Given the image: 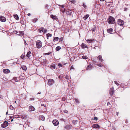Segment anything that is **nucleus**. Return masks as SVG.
<instances>
[{
  "mask_svg": "<svg viewBox=\"0 0 130 130\" xmlns=\"http://www.w3.org/2000/svg\"><path fill=\"white\" fill-rule=\"evenodd\" d=\"M64 112L66 113H68V111L67 110H66L65 111H64Z\"/></svg>",
  "mask_w": 130,
  "mask_h": 130,
  "instance_id": "obj_56",
  "label": "nucleus"
},
{
  "mask_svg": "<svg viewBox=\"0 0 130 130\" xmlns=\"http://www.w3.org/2000/svg\"><path fill=\"white\" fill-rule=\"evenodd\" d=\"M60 7H61L62 8H63L64 7V5H60Z\"/></svg>",
  "mask_w": 130,
  "mask_h": 130,
  "instance_id": "obj_48",
  "label": "nucleus"
},
{
  "mask_svg": "<svg viewBox=\"0 0 130 130\" xmlns=\"http://www.w3.org/2000/svg\"><path fill=\"white\" fill-rule=\"evenodd\" d=\"M14 18L17 20H18L19 19V17L18 15L17 14H14L13 15Z\"/></svg>",
  "mask_w": 130,
  "mask_h": 130,
  "instance_id": "obj_20",
  "label": "nucleus"
},
{
  "mask_svg": "<svg viewBox=\"0 0 130 130\" xmlns=\"http://www.w3.org/2000/svg\"><path fill=\"white\" fill-rule=\"evenodd\" d=\"M109 104H110V103L109 102H108L107 103V105H108Z\"/></svg>",
  "mask_w": 130,
  "mask_h": 130,
  "instance_id": "obj_59",
  "label": "nucleus"
},
{
  "mask_svg": "<svg viewBox=\"0 0 130 130\" xmlns=\"http://www.w3.org/2000/svg\"><path fill=\"white\" fill-rule=\"evenodd\" d=\"M46 59H43L41 61V62L44 64L46 63Z\"/></svg>",
  "mask_w": 130,
  "mask_h": 130,
  "instance_id": "obj_29",
  "label": "nucleus"
},
{
  "mask_svg": "<svg viewBox=\"0 0 130 130\" xmlns=\"http://www.w3.org/2000/svg\"><path fill=\"white\" fill-rule=\"evenodd\" d=\"M50 54V53H48L46 54L47 55H49Z\"/></svg>",
  "mask_w": 130,
  "mask_h": 130,
  "instance_id": "obj_54",
  "label": "nucleus"
},
{
  "mask_svg": "<svg viewBox=\"0 0 130 130\" xmlns=\"http://www.w3.org/2000/svg\"><path fill=\"white\" fill-rule=\"evenodd\" d=\"M65 99H65V98H63L62 99V101H65Z\"/></svg>",
  "mask_w": 130,
  "mask_h": 130,
  "instance_id": "obj_51",
  "label": "nucleus"
},
{
  "mask_svg": "<svg viewBox=\"0 0 130 130\" xmlns=\"http://www.w3.org/2000/svg\"><path fill=\"white\" fill-rule=\"evenodd\" d=\"M24 44H25V45H26L27 44V43H26V41L24 39Z\"/></svg>",
  "mask_w": 130,
  "mask_h": 130,
  "instance_id": "obj_49",
  "label": "nucleus"
},
{
  "mask_svg": "<svg viewBox=\"0 0 130 130\" xmlns=\"http://www.w3.org/2000/svg\"><path fill=\"white\" fill-rule=\"evenodd\" d=\"M39 118L40 119L43 121H44L45 120L44 117L43 115L40 116L39 117Z\"/></svg>",
  "mask_w": 130,
  "mask_h": 130,
  "instance_id": "obj_19",
  "label": "nucleus"
},
{
  "mask_svg": "<svg viewBox=\"0 0 130 130\" xmlns=\"http://www.w3.org/2000/svg\"><path fill=\"white\" fill-rule=\"evenodd\" d=\"M8 111H7V112H6V115H7V114H8Z\"/></svg>",
  "mask_w": 130,
  "mask_h": 130,
  "instance_id": "obj_62",
  "label": "nucleus"
},
{
  "mask_svg": "<svg viewBox=\"0 0 130 130\" xmlns=\"http://www.w3.org/2000/svg\"><path fill=\"white\" fill-rule=\"evenodd\" d=\"M67 79V80H69V78H70V77L69 76H68V75H67L66 76V77H65Z\"/></svg>",
  "mask_w": 130,
  "mask_h": 130,
  "instance_id": "obj_37",
  "label": "nucleus"
},
{
  "mask_svg": "<svg viewBox=\"0 0 130 130\" xmlns=\"http://www.w3.org/2000/svg\"><path fill=\"white\" fill-rule=\"evenodd\" d=\"M93 128H98L100 127V126L98 124H94L93 125Z\"/></svg>",
  "mask_w": 130,
  "mask_h": 130,
  "instance_id": "obj_23",
  "label": "nucleus"
},
{
  "mask_svg": "<svg viewBox=\"0 0 130 130\" xmlns=\"http://www.w3.org/2000/svg\"><path fill=\"white\" fill-rule=\"evenodd\" d=\"M20 35L22 36H23L24 35V33L22 31L20 32Z\"/></svg>",
  "mask_w": 130,
  "mask_h": 130,
  "instance_id": "obj_41",
  "label": "nucleus"
},
{
  "mask_svg": "<svg viewBox=\"0 0 130 130\" xmlns=\"http://www.w3.org/2000/svg\"><path fill=\"white\" fill-rule=\"evenodd\" d=\"M82 57L83 59L86 60L88 59V57L86 56H82Z\"/></svg>",
  "mask_w": 130,
  "mask_h": 130,
  "instance_id": "obj_31",
  "label": "nucleus"
},
{
  "mask_svg": "<svg viewBox=\"0 0 130 130\" xmlns=\"http://www.w3.org/2000/svg\"><path fill=\"white\" fill-rule=\"evenodd\" d=\"M97 58L99 60V61L100 62H102L104 61V60L102 59V56L101 55H99L98 57Z\"/></svg>",
  "mask_w": 130,
  "mask_h": 130,
  "instance_id": "obj_11",
  "label": "nucleus"
},
{
  "mask_svg": "<svg viewBox=\"0 0 130 130\" xmlns=\"http://www.w3.org/2000/svg\"><path fill=\"white\" fill-rule=\"evenodd\" d=\"M8 125V122L6 121H5L1 125V126L2 127L5 128Z\"/></svg>",
  "mask_w": 130,
  "mask_h": 130,
  "instance_id": "obj_4",
  "label": "nucleus"
},
{
  "mask_svg": "<svg viewBox=\"0 0 130 130\" xmlns=\"http://www.w3.org/2000/svg\"><path fill=\"white\" fill-rule=\"evenodd\" d=\"M113 87H112L110 88L109 90V94L111 95L112 96L113 95L114 92Z\"/></svg>",
  "mask_w": 130,
  "mask_h": 130,
  "instance_id": "obj_7",
  "label": "nucleus"
},
{
  "mask_svg": "<svg viewBox=\"0 0 130 130\" xmlns=\"http://www.w3.org/2000/svg\"><path fill=\"white\" fill-rule=\"evenodd\" d=\"M98 119V118L96 117H94V120H97Z\"/></svg>",
  "mask_w": 130,
  "mask_h": 130,
  "instance_id": "obj_45",
  "label": "nucleus"
},
{
  "mask_svg": "<svg viewBox=\"0 0 130 130\" xmlns=\"http://www.w3.org/2000/svg\"><path fill=\"white\" fill-rule=\"evenodd\" d=\"M115 19L114 18L111 16H110L108 20V22L109 24H112L114 23Z\"/></svg>",
  "mask_w": 130,
  "mask_h": 130,
  "instance_id": "obj_1",
  "label": "nucleus"
},
{
  "mask_svg": "<svg viewBox=\"0 0 130 130\" xmlns=\"http://www.w3.org/2000/svg\"><path fill=\"white\" fill-rule=\"evenodd\" d=\"M74 100H75V102L77 103H79V100L76 98H75V99H74Z\"/></svg>",
  "mask_w": 130,
  "mask_h": 130,
  "instance_id": "obj_28",
  "label": "nucleus"
},
{
  "mask_svg": "<svg viewBox=\"0 0 130 130\" xmlns=\"http://www.w3.org/2000/svg\"><path fill=\"white\" fill-rule=\"evenodd\" d=\"M118 113H119V112H117V116H118Z\"/></svg>",
  "mask_w": 130,
  "mask_h": 130,
  "instance_id": "obj_60",
  "label": "nucleus"
},
{
  "mask_svg": "<svg viewBox=\"0 0 130 130\" xmlns=\"http://www.w3.org/2000/svg\"><path fill=\"white\" fill-rule=\"evenodd\" d=\"M94 41L93 39H89L87 40L86 41L88 43H91L92 42Z\"/></svg>",
  "mask_w": 130,
  "mask_h": 130,
  "instance_id": "obj_13",
  "label": "nucleus"
},
{
  "mask_svg": "<svg viewBox=\"0 0 130 130\" xmlns=\"http://www.w3.org/2000/svg\"><path fill=\"white\" fill-rule=\"evenodd\" d=\"M77 121L73 120L72 121V123L74 124V125H75L77 124Z\"/></svg>",
  "mask_w": 130,
  "mask_h": 130,
  "instance_id": "obj_32",
  "label": "nucleus"
},
{
  "mask_svg": "<svg viewBox=\"0 0 130 130\" xmlns=\"http://www.w3.org/2000/svg\"><path fill=\"white\" fill-rule=\"evenodd\" d=\"M58 39H59V38L58 37H55L54 38L53 41L54 42H55V41H58Z\"/></svg>",
  "mask_w": 130,
  "mask_h": 130,
  "instance_id": "obj_30",
  "label": "nucleus"
},
{
  "mask_svg": "<svg viewBox=\"0 0 130 130\" xmlns=\"http://www.w3.org/2000/svg\"><path fill=\"white\" fill-rule=\"evenodd\" d=\"M66 13L67 14L71 15L72 13V11L71 10H67L66 11Z\"/></svg>",
  "mask_w": 130,
  "mask_h": 130,
  "instance_id": "obj_14",
  "label": "nucleus"
},
{
  "mask_svg": "<svg viewBox=\"0 0 130 130\" xmlns=\"http://www.w3.org/2000/svg\"><path fill=\"white\" fill-rule=\"evenodd\" d=\"M129 16L130 17V14H129Z\"/></svg>",
  "mask_w": 130,
  "mask_h": 130,
  "instance_id": "obj_64",
  "label": "nucleus"
},
{
  "mask_svg": "<svg viewBox=\"0 0 130 130\" xmlns=\"http://www.w3.org/2000/svg\"><path fill=\"white\" fill-rule=\"evenodd\" d=\"M83 6L85 8L86 6V5H85V4L84 3H83Z\"/></svg>",
  "mask_w": 130,
  "mask_h": 130,
  "instance_id": "obj_44",
  "label": "nucleus"
},
{
  "mask_svg": "<svg viewBox=\"0 0 130 130\" xmlns=\"http://www.w3.org/2000/svg\"><path fill=\"white\" fill-rule=\"evenodd\" d=\"M41 106H44V107H45V106H44V104H41Z\"/></svg>",
  "mask_w": 130,
  "mask_h": 130,
  "instance_id": "obj_55",
  "label": "nucleus"
},
{
  "mask_svg": "<svg viewBox=\"0 0 130 130\" xmlns=\"http://www.w3.org/2000/svg\"><path fill=\"white\" fill-rule=\"evenodd\" d=\"M52 36V35L50 34L49 33H48L46 35V36L47 37V38H48V37H51Z\"/></svg>",
  "mask_w": 130,
  "mask_h": 130,
  "instance_id": "obj_33",
  "label": "nucleus"
},
{
  "mask_svg": "<svg viewBox=\"0 0 130 130\" xmlns=\"http://www.w3.org/2000/svg\"><path fill=\"white\" fill-rule=\"evenodd\" d=\"M54 83V80L52 79H50L48 80V85H52Z\"/></svg>",
  "mask_w": 130,
  "mask_h": 130,
  "instance_id": "obj_5",
  "label": "nucleus"
},
{
  "mask_svg": "<svg viewBox=\"0 0 130 130\" xmlns=\"http://www.w3.org/2000/svg\"><path fill=\"white\" fill-rule=\"evenodd\" d=\"M9 108L13 110V107L11 105L10 106Z\"/></svg>",
  "mask_w": 130,
  "mask_h": 130,
  "instance_id": "obj_39",
  "label": "nucleus"
},
{
  "mask_svg": "<svg viewBox=\"0 0 130 130\" xmlns=\"http://www.w3.org/2000/svg\"><path fill=\"white\" fill-rule=\"evenodd\" d=\"M92 31H93L94 32L95 31V30L94 29V28H93L92 29Z\"/></svg>",
  "mask_w": 130,
  "mask_h": 130,
  "instance_id": "obj_53",
  "label": "nucleus"
},
{
  "mask_svg": "<svg viewBox=\"0 0 130 130\" xmlns=\"http://www.w3.org/2000/svg\"><path fill=\"white\" fill-rule=\"evenodd\" d=\"M36 45L38 48H40L42 47V43L41 41L38 40L36 42Z\"/></svg>",
  "mask_w": 130,
  "mask_h": 130,
  "instance_id": "obj_2",
  "label": "nucleus"
},
{
  "mask_svg": "<svg viewBox=\"0 0 130 130\" xmlns=\"http://www.w3.org/2000/svg\"><path fill=\"white\" fill-rule=\"evenodd\" d=\"M89 14H87L84 16L83 18V19L84 20H86L89 17Z\"/></svg>",
  "mask_w": 130,
  "mask_h": 130,
  "instance_id": "obj_24",
  "label": "nucleus"
},
{
  "mask_svg": "<svg viewBox=\"0 0 130 130\" xmlns=\"http://www.w3.org/2000/svg\"><path fill=\"white\" fill-rule=\"evenodd\" d=\"M44 29V28L42 27H41L39 29V31L40 33L43 32Z\"/></svg>",
  "mask_w": 130,
  "mask_h": 130,
  "instance_id": "obj_21",
  "label": "nucleus"
},
{
  "mask_svg": "<svg viewBox=\"0 0 130 130\" xmlns=\"http://www.w3.org/2000/svg\"><path fill=\"white\" fill-rule=\"evenodd\" d=\"M58 66L59 67H62V65L60 63H59L58 64Z\"/></svg>",
  "mask_w": 130,
  "mask_h": 130,
  "instance_id": "obj_42",
  "label": "nucleus"
},
{
  "mask_svg": "<svg viewBox=\"0 0 130 130\" xmlns=\"http://www.w3.org/2000/svg\"><path fill=\"white\" fill-rule=\"evenodd\" d=\"M61 11L63 13L65 12V9H61Z\"/></svg>",
  "mask_w": 130,
  "mask_h": 130,
  "instance_id": "obj_47",
  "label": "nucleus"
},
{
  "mask_svg": "<svg viewBox=\"0 0 130 130\" xmlns=\"http://www.w3.org/2000/svg\"><path fill=\"white\" fill-rule=\"evenodd\" d=\"M25 57V55L24 54H22L21 56V58L22 59H23Z\"/></svg>",
  "mask_w": 130,
  "mask_h": 130,
  "instance_id": "obj_36",
  "label": "nucleus"
},
{
  "mask_svg": "<svg viewBox=\"0 0 130 130\" xmlns=\"http://www.w3.org/2000/svg\"><path fill=\"white\" fill-rule=\"evenodd\" d=\"M92 66L91 64H89L88 66L86 68V70H90L92 68Z\"/></svg>",
  "mask_w": 130,
  "mask_h": 130,
  "instance_id": "obj_17",
  "label": "nucleus"
},
{
  "mask_svg": "<svg viewBox=\"0 0 130 130\" xmlns=\"http://www.w3.org/2000/svg\"><path fill=\"white\" fill-rule=\"evenodd\" d=\"M113 29L111 28H110L107 29V31L108 33L111 34L113 31Z\"/></svg>",
  "mask_w": 130,
  "mask_h": 130,
  "instance_id": "obj_15",
  "label": "nucleus"
},
{
  "mask_svg": "<svg viewBox=\"0 0 130 130\" xmlns=\"http://www.w3.org/2000/svg\"><path fill=\"white\" fill-rule=\"evenodd\" d=\"M97 66L100 67H102L103 66V65L101 63L97 64Z\"/></svg>",
  "mask_w": 130,
  "mask_h": 130,
  "instance_id": "obj_34",
  "label": "nucleus"
},
{
  "mask_svg": "<svg viewBox=\"0 0 130 130\" xmlns=\"http://www.w3.org/2000/svg\"><path fill=\"white\" fill-rule=\"evenodd\" d=\"M61 47L59 46H58L56 48V50L57 51H59L61 49Z\"/></svg>",
  "mask_w": 130,
  "mask_h": 130,
  "instance_id": "obj_27",
  "label": "nucleus"
},
{
  "mask_svg": "<svg viewBox=\"0 0 130 130\" xmlns=\"http://www.w3.org/2000/svg\"><path fill=\"white\" fill-rule=\"evenodd\" d=\"M115 83L118 86L119 85V84L116 81H115Z\"/></svg>",
  "mask_w": 130,
  "mask_h": 130,
  "instance_id": "obj_38",
  "label": "nucleus"
},
{
  "mask_svg": "<svg viewBox=\"0 0 130 130\" xmlns=\"http://www.w3.org/2000/svg\"><path fill=\"white\" fill-rule=\"evenodd\" d=\"M51 18H52L53 19L56 20L57 19V18L56 16L55 15H51Z\"/></svg>",
  "mask_w": 130,
  "mask_h": 130,
  "instance_id": "obj_22",
  "label": "nucleus"
},
{
  "mask_svg": "<svg viewBox=\"0 0 130 130\" xmlns=\"http://www.w3.org/2000/svg\"><path fill=\"white\" fill-rule=\"evenodd\" d=\"M14 103H16V101H15V102H14Z\"/></svg>",
  "mask_w": 130,
  "mask_h": 130,
  "instance_id": "obj_63",
  "label": "nucleus"
},
{
  "mask_svg": "<svg viewBox=\"0 0 130 130\" xmlns=\"http://www.w3.org/2000/svg\"><path fill=\"white\" fill-rule=\"evenodd\" d=\"M3 72L5 73H9V70L8 69H4L3 70Z\"/></svg>",
  "mask_w": 130,
  "mask_h": 130,
  "instance_id": "obj_16",
  "label": "nucleus"
},
{
  "mask_svg": "<svg viewBox=\"0 0 130 130\" xmlns=\"http://www.w3.org/2000/svg\"><path fill=\"white\" fill-rule=\"evenodd\" d=\"M34 100V98H31L30 99V101H32V100Z\"/></svg>",
  "mask_w": 130,
  "mask_h": 130,
  "instance_id": "obj_50",
  "label": "nucleus"
},
{
  "mask_svg": "<svg viewBox=\"0 0 130 130\" xmlns=\"http://www.w3.org/2000/svg\"><path fill=\"white\" fill-rule=\"evenodd\" d=\"M71 127L72 126H71V125L70 124H69L65 126L64 127V128L66 129L67 130H68L71 128Z\"/></svg>",
  "mask_w": 130,
  "mask_h": 130,
  "instance_id": "obj_12",
  "label": "nucleus"
},
{
  "mask_svg": "<svg viewBox=\"0 0 130 130\" xmlns=\"http://www.w3.org/2000/svg\"><path fill=\"white\" fill-rule=\"evenodd\" d=\"M22 119H26V118H27V116H23L22 117Z\"/></svg>",
  "mask_w": 130,
  "mask_h": 130,
  "instance_id": "obj_35",
  "label": "nucleus"
},
{
  "mask_svg": "<svg viewBox=\"0 0 130 130\" xmlns=\"http://www.w3.org/2000/svg\"><path fill=\"white\" fill-rule=\"evenodd\" d=\"M38 20V19L37 18H35L32 20V21L33 23H35L37 22Z\"/></svg>",
  "mask_w": 130,
  "mask_h": 130,
  "instance_id": "obj_26",
  "label": "nucleus"
},
{
  "mask_svg": "<svg viewBox=\"0 0 130 130\" xmlns=\"http://www.w3.org/2000/svg\"><path fill=\"white\" fill-rule=\"evenodd\" d=\"M128 9L127 8H124V10L125 11H127Z\"/></svg>",
  "mask_w": 130,
  "mask_h": 130,
  "instance_id": "obj_40",
  "label": "nucleus"
},
{
  "mask_svg": "<svg viewBox=\"0 0 130 130\" xmlns=\"http://www.w3.org/2000/svg\"><path fill=\"white\" fill-rule=\"evenodd\" d=\"M35 110V109L32 106H30L29 107L28 111L29 112L33 111Z\"/></svg>",
  "mask_w": 130,
  "mask_h": 130,
  "instance_id": "obj_6",
  "label": "nucleus"
},
{
  "mask_svg": "<svg viewBox=\"0 0 130 130\" xmlns=\"http://www.w3.org/2000/svg\"><path fill=\"white\" fill-rule=\"evenodd\" d=\"M63 40V38H59V41H62Z\"/></svg>",
  "mask_w": 130,
  "mask_h": 130,
  "instance_id": "obj_43",
  "label": "nucleus"
},
{
  "mask_svg": "<svg viewBox=\"0 0 130 130\" xmlns=\"http://www.w3.org/2000/svg\"><path fill=\"white\" fill-rule=\"evenodd\" d=\"M13 119H12L11 120V122H12V121H13Z\"/></svg>",
  "mask_w": 130,
  "mask_h": 130,
  "instance_id": "obj_58",
  "label": "nucleus"
},
{
  "mask_svg": "<svg viewBox=\"0 0 130 130\" xmlns=\"http://www.w3.org/2000/svg\"><path fill=\"white\" fill-rule=\"evenodd\" d=\"M81 47L83 49H84L85 48H88L87 45L83 43L82 44Z\"/></svg>",
  "mask_w": 130,
  "mask_h": 130,
  "instance_id": "obj_9",
  "label": "nucleus"
},
{
  "mask_svg": "<svg viewBox=\"0 0 130 130\" xmlns=\"http://www.w3.org/2000/svg\"><path fill=\"white\" fill-rule=\"evenodd\" d=\"M31 53L30 51H29L27 53L26 56L28 58L31 55Z\"/></svg>",
  "mask_w": 130,
  "mask_h": 130,
  "instance_id": "obj_18",
  "label": "nucleus"
},
{
  "mask_svg": "<svg viewBox=\"0 0 130 130\" xmlns=\"http://www.w3.org/2000/svg\"><path fill=\"white\" fill-rule=\"evenodd\" d=\"M75 2V1L74 0H72L71 1V2L72 3H74V2Z\"/></svg>",
  "mask_w": 130,
  "mask_h": 130,
  "instance_id": "obj_52",
  "label": "nucleus"
},
{
  "mask_svg": "<svg viewBox=\"0 0 130 130\" xmlns=\"http://www.w3.org/2000/svg\"><path fill=\"white\" fill-rule=\"evenodd\" d=\"M6 18L3 16H1V21L2 22H5L6 21Z\"/></svg>",
  "mask_w": 130,
  "mask_h": 130,
  "instance_id": "obj_10",
  "label": "nucleus"
},
{
  "mask_svg": "<svg viewBox=\"0 0 130 130\" xmlns=\"http://www.w3.org/2000/svg\"><path fill=\"white\" fill-rule=\"evenodd\" d=\"M53 123L55 126H57L59 124V122L56 120H54L53 121Z\"/></svg>",
  "mask_w": 130,
  "mask_h": 130,
  "instance_id": "obj_8",
  "label": "nucleus"
},
{
  "mask_svg": "<svg viewBox=\"0 0 130 130\" xmlns=\"http://www.w3.org/2000/svg\"><path fill=\"white\" fill-rule=\"evenodd\" d=\"M21 68L22 69L25 70H26L27 69L26 67L25 66H22Z\"/></svg>",
  "mask_w": 130,
  "mask_h": 130,
  "instance_id": "obj_25",
  "label": "nucleus"
},
{
  "mask_svg": "<svg viewBox=\"0 0 130 130\" xmlns=\"http://www.w3.org/2000/svg\"><path fill=\"white\" fill-rule=\"evenodd\" d=\"M101 1H104L105 0H100Z\"/></svg>",
  "mask_w": 130,
  "mask_h": 130,
  "instance_id": "obj_61",
  "label": "nucleus"
},
{
  "mask_svg": "<svg viewBox=\"0 0 130 130\" xmlns=\"http://www.w3.org/2000/svg\"><path fill=\"white\" fill-rule=\"evenodd\" d=\"M47 31V30L46 29H44L43 32L44 33H46Z\"/></svg>",
  "mask_w": 130,
  "mask_h": 130,
  "instance_id": "obj_46",
  "label": "nucleus"
},
{
  "mask_svg": "<svg viewBox=\"0 0 130 130\" xmlns=\"http://www.w3.org/2000/svg\"><path fill=\"white\" fill-rule=\"evenodd\" d=\"M27 15L28 16H30V13H28L27 14Z\"/></svg>",
  "mask_w": 130,
  "mask_h": 130,
  "instance_id": "obj_57",
  "label": "nucleus"
},
{
  "mask_svg": "<svg viewBox=\"0 0 130 130\" xmlns=\"http://www.w3.org/2000/svg\"><path fill=\"white\" fill-rule=\"evenodd\" d=\"M117 23L120 26H123L124 24V21L120 19L118 20Z\"/></svg>",
  "mask_w": 130,
  "mask_h": 130,
  "instance_id": "obj_3",
  "label": "nucleus"
}]
</instances>
